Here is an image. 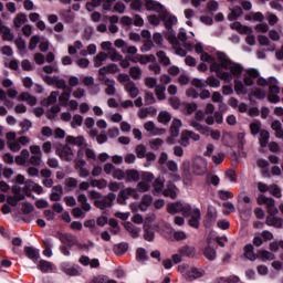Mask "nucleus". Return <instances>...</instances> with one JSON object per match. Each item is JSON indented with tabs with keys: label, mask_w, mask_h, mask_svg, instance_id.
<instances>
[{
	"label": "nucleus",
	"mask_w": 283,
	"mask_h": 283,
	"mask_svg": "<svg viewBox=\"0 0 283 283\" xmlns=\"http://www.w3.org/2000/svg\"><path fill=\"white\" fill-rule=\"evenodd\" d=\"M160 19L164 20L165 28L168 29V32H174L171 27L178 23V18H176V15H169V12L167 11V14L160 17Z\"/></svg>",
	"instance_id": "15"
},
{
	"label": "nucleus",
	"mask_w": 283,
	"mask_h": 283,
	"mask_svg": "<svg viewBox=\"0 0 283 283\" xmlns=\"http://www.w3.org/2000/svg\"><path fill=\"white\" fill-rule=\"evenodd\" d=\"M244 256L251 262H255V260H258V254L254 252L253 244H247L244 247Z\"/></svg>",
	"instance_id": "27"
},
{
	"label": "nucleus",
	"mask_w": 283,
	"mask_h": 283,
	"mask_svg": "<svg viewBox=\"0 0 283 283\" xmlns=\"http://www.w3.org/2000/svg\"><path fill=\"white\" fill-rule=\"evenodd\" d=\"M280 86H277V80H273L269 86L268 101L270 103H280Z\"/></svg>",
	"instance_id": "8"
},
{
	"label": "nucleus",
	"mask_w": 283,
	"mask_h": 283,
	"mask_svg": "<svg viewBox=\"0 0 283 283\" xmlns=\"http://www.w3.org/2000/svg\"><path fill=\"white\" fill-rule=\"evenodd\" d=\"M244 14V11H242L241 7L235 6L232 9H230V14L228 15L229 21H235V19H239V17H242Z\"/></svg>",
	"instance_id": "30"
},
{
	"label": "nucleus",
	"mask_w": 283,
	"mask_h": 283,
	"mask_svg": "<svg viewBox=\"0 0 283 283\" xmlns=\"http://www.w3.org/2000/svg\"><path fill=\"white\" fill-rule=\"evenodd\" d=\"M17 101L19 103H27V105H29L30 107H34V105H36L38 103L36 96L28 92L20 93L19 96L17 97Z\"/></svg>",
	"instance_id": "10"
},
{
	"label": "nucleus",
	"mask_w": 283,
	"mask_h": 283,
	"mask_svg": "<svg viewBox=\"0 0 283 283\" xmlns=\"http://www.w3.org/2000/svg\"><path fill=\"white\" fill-rule=\"evenodd\" d=\"M265 224L268 227H275V229H282L283 219L275 217V214H270L266 217Z\"/></svg>",
	"instance_id": "16"
},
{
	"label": "nucleus",
	"mask_w": 283,
	"mask_h": 283,
	"mask_svg": "<svg viewBox=\"0 0 283 283\" xmlns=\"http://www.w3.org/2000/svg\"><path fill=\"white\" fill-rule=\"evenodd\" d=\"M223 117L222 112H214V115H209L206 117L207 125H213V123H218V125H222Z\"/></svg>",
	"instance_id": "20"
},
{
	"label": "nucleus",
	"mask_w": 283,
	"mask_h": 283,
	"mask_svg": "<svg viewBox=\"0 0 283 283\" xmlns=\"http://www.w3.org/2000/svg\"><path fill=\"white\" fill-rule=\"evenodd\" d=\"M160 19H163V18H160L159 14L158 15L150 14L147 17L148 23H150V25H155V27L160 25Z\"/></svg>",
	"instance_id": "61"
},
{
	"label": "nucleus",
	"mask_w": 283,
	"mask_h": 283,
	"mask_svg": "<svg viewBox=\"0 0 283 283\" xmlns=\"http://www.w3.org/2000/svg\"><path fill=\"white\" fill-rule=\"evenodd\" d=\"M60 269L65 275H70L71 277H76L83 273V270L80 265H71L67 262H64L60 265Z\"/></svg>",
	"instance_id": "7"
},
{
	"label": "nucleus",
	"mask_w": 283,
	"mask_h": 283,
	"mask_svg": "<svg viewBox=\"0 0 283 283\" xmlns=\"http://www.w3.org/2000/svg\"><path fill=\"white\" fill-rule=\"evenodd\" d=\"M32 185H34V181H32V179H28L24 182L22 191L27 196V198H34V195H32V190H31Z\"/></svg>",
	"instance_id": "44"
},
{
	"label": "nucleus",
	"mask_w": 283,
	"mask_h": 283,
	"mask_svg": "<svg viewBox=\"0 0 283 283\" xmlns=\"http://www.w3.org/2000/svg\"><path fill=\"white\" fill-rule=\"evenodd\" d=\"M214 109H216L214 107H206L205 112L197 111L195 114V119L200 123L205 120L206 116H212L211 114H213Z\"/></svg>",
	"instance_id": "22"
},
{
	"label": "nucleus",
	"mask_w": 283,
	"mask_h": 283,
	"mask_svg": "<svg viewBox=\"0 0 283 283\" xmlns=\"http://www.w3.org/2000/svg\"><path fill=\"white\" fill-rule=\"evenodd\" d=\"M155 233L151 231V228L147 224L144 226V240L147 242H154Z\"/></svg>",
	"instance_id": "49"
},
{
	"label": "nucleus",
	"mask_w": 283,
	"mask_h": 283,
	"mask_svg": "<svg viewBox=\"0 0 283 283\" xmlns=\"http://www.w3.org/2000/svg\"><path fill=\"white\" fill-rule=\"evenodd\" d=\"M190 125L196 129V132H199V134H202L203 136H209V127L203 126L198 122H191Z\"/></svg>",
	"instance_id": "39"
},
{
	"label": "nucleus",
	"mask_w": 283,
	"mask_h": 283,
	"mask_svg": "<svg viewBox=\"0 0 283 283\" xmlns=\"http://www.w3.org/2000/svg\"><path fill=\"white\" fill-rule=\"evenodd\" d=\"M98 81L105 85V94L107 96H115L116 94V81L109 78V77H98Z\"/></svg>",
	"instance_id": "9"
},
{
	"label": "nucleus",
	"mask_w": 283,
	"mask_h": 283,
	"mask_svg": "<svg viewBox=\"0 0 283 283\" xmlns=\"http://www.w3.org/2000/svg\"><path fill=\"white\" fill-rule=\"evenodd\" d=\"M200 218H202V214L200 212V209H195L193 214L188 220L189 227L192 229H200Z\"/></svg>",
	"instance_id": "14"
},
{
	"label": "nucleus",
	"mask_w": 283,
	"mask_h": 283,
	"mask_svg": "<svg viewBox=\"0 0 283 283\" xmlns=\"http://www.w3.org/2000/svg\"><path fill=\"white\" fill-rule=\"evenodd\" d=\"M107 59H111V61L117 62L123 61V55L116 51L115 48L111 49L109 52L106 53Z\"/></svg>",
	"instance_id": "47"
},
{
	"label": "nucleus",
	"mask_w": 283,
	"mask_h": 283,
	"mask_svg": "<svg viewBox=\"0 0 283 283\" xmlns=\"http://www.w3.org/2000/svg\"><path fill=\"white\" fill-rule=\"evenodd\" d=\"M91 187H97V189H105L107 187V180L105 179H92Z\"/></svg>",
	"instance_id": "51"
},
{
	"label": "nucleus",
	"mask_w": 283,
	"mask_h": 283,
	"mask_svg": "<svg viewBox=\"0 0 283 283\" xmlns=\"http://www.w3.org/2000/svg\"><path fill=\"white\" fill-rule=\"evenodd\" d=\"M228 70H230V72L233 76H240V74H242L244 67H242V65H240L235 62H232L230 64V67H228Z\"/></svg>",
	"instance_id": "45"
},
{
	"label": "nucleus",
	"mask_w": 283,
	"mask_h": 283,
	"mask_svg": "<svg viewBox=\"0 0 283 283\" xmlns=\"http://www.w3.org/2000/svg\"><path fill=\"white\" fill-rule=\"evenodd\" d=\"M203 255L205 258H207V260H209L210 262H213V260H216L217 258L216 249L211 248V245L206 247L203 251Z\"/></svg>",
	"instance_id": "43"
},
{
	"label": "nucleus",
	"mask_w": 283,
	"mask_h": 283,
	"mask_svg": "<svg viewBox=\"0 0 283 283\" xmlns=\"http://www.w3.org/2000/svg\"><path fill=\"white\" fill-rule=\"evenodd\" d=\"M144 7L147 12H156L159 17H165L167 14V8L157 0H144Z\"/></svg>",
	"instance_id": "3"
},
{
	"label": "nucleus",
	"mask_w": 283,
	"mask_h": 283,
	"mask_svg": "<svg viewBox=\"0 0 283 283\" xmlns=\"http://www.w3.org/2000/svg\"><path fill=\"white\" fill-rule=\"evenodd\" d=\"M130 10H134L135 12H140V10H143V0H133L130 2Z\"/></svg>",
	"instance_id": "63"
},
{
	"label": "nucleus",
	"mask_w": 283,
	"mask_h": 283,
	"mask_svg": "<svg viewBox=\"0 0 283 283\" xmlns=\"http://www.w3.org/2000/svg\"><path fill=\"white\" fill-rule=\"evenodd\" d=\"M218 78H221V81H226V83H231L233 81V75L229 72H216Z\"/></svg>",
	"instance_id": "53"
},
{
	"label": "nucleus",
	"mask_w": 283,
	"mask_h": 283,
	"mask_svg": "<svg viewBox=\"0 0 283 283\" xmlns=\"http://www.w3.org/2000/svg\"><path fill=\"white\" fill-rule=\"evenodd\" d=\"M140 180V172L136 169L126 170V181L127 182H138Z\"/></svg>",
	"instance_id": "23"
},
{
	"label": "nucleus",
	"mask_w": 283,
	"mask_h": 283,
	"mask_svg": "<svg viewBox=\"0 0 283 283\" xmlns=\"http://www.w3.org/2000/svg\"><path fill=\"white\" fill-rule=\"evenodd\" d=\"M84 140L85 138H83V136H66V143H69V145H76L77 147H82Z\"/></svg>",
	"instance_id": "40"
},
{
	"label": "nucleus",
	"mask_w": 283,
	"mask_h": 283,
	"mask_svg": "<svg viewBox=\"0 0 283 283\" xmlns=\"http://www.w3.org/2000/svg\"><path fill=\"white\" fill-rule=\"evenodd\" d=\"M216 220H218V210L213 206H208L206 216L203 217L202 221L205 229H211V227L216 224Z\"/></svg>",
	"instance_id": "4"
},
{
	"label": "nucleus",
	"mask_w": 283,
	"mask_h": 283,
	"mask_svg": "<svg viewBox=\"0 0 283 283\" xmlns=\"http://www.w3.org/2000/svg\"><path fill=\"white\" fill-rule=\"evenodd\" d=\"M265 206L268 207V213L270 216H275L277 213V208L275 207V199L269 198L265 200Z\"/></svg>",
	"instance_id": "38"
},
{
	"label": "nucleus",
	"mask_w": 283,
	"mask_h": 283,
	"mask_svg": "<svg viewBox=\"0 0 283 283\" xmlns=\"http://www.w3.org/2000/svg\"><path fill=\"white\" fill-rule=\"evenodd\" d=\"M153 187H154V196H156V193H160L163 192V189L165 188V178H160L158 177L157 179H155V181L153 182Z\"/></svg>",
	"instance_id": "32"
},
{
	"label": "nucleus",
	"mask_w": 283,
	"mask_h": 283,
	"mask_svg": "<svg viewBox=\"0 0 283 283\" xmlns=\"http://www.w3.org/2000/svg\"><path fill=\"white\" fill-rule=\"evenodd\" d=\"M114 200H116V193L109 192L103 200H95L94 207L101 209V211H105L107 208L113 207Z\"/></svg>",
	"instance_id": "6"
},
{
	"label": "nucleus",
	"mask_w": 283,
	"mask_h": 283,
	"mask_svg": "<svg viewBox=\"0 0 283 283\" xmlns=\"http://www.w3.org/2000/svg\"><path fill=\"white\" fill-rule=\"evenodd\" d=\"M24 255L32 262H39V250L33 247H24Z\"/></svg>",
	"instance_id": "18"
},
{
	"label": "nucleus",
	"mask_w": 283,
	"mask_h": 283,
	"mask_svg": "<svg viewBox=\"0 0 283 283\" xmlns=\"http://www.w3.org/2000/svg\"><path fill=\"white\" fill-rule=\"evenodd\" d=\"M133 63H140V65H147V63H156V55L149 54V55H143L137 54L133 59H130Z\"/></svg>",
	"instance_id": "11"
},
{
	"label": "nucleus",
	"mask_w": 283,
	"mask_h": 283,
	"mask_svg": "<svg viewBox=\"0 0 283 283\" xmlns=\"http://www.w3.org/2000/svg\"><path fill=\"white\" fill-rule=\"evenodd\" d=\"M56 98H59V91H52L49 97L41 101V105L50 107L56 103Z\"/></svg>",
	"instance_id": "25"
},
{
	"label": "nucleus",
	"mask_w": 283,
	"mask_h": 283,
	"mask_svg": "<svg viewBox=\"0 0 283 283\" xmlns=\"http://www.w3.org/2000/svg\"><path fill=\"white\" fill-rule=\"evenodd\" d=\"M179 253L182 258H193L196 255V249L190 245H184L179 249Z\"/></svg>",
	"instance_id": "29"
},
{
	"label": "nucleus",
	"mask_w": 283,
	"mask_h": 283,
	"mask_svg": "<svg viewBox=\"0 0 283 283\" xmlns=\"http://www.w3.org/2000/svg\"><path fill=\"white\" fill-rule=\"evenodd\" d=\"M165 92H167V86L165 85L158 84L155 87V96H157L158 101H165L167 98V94Z\"/></svg>",
	"instance_id": "33"
},
{
	"label": "nucleus",
	"mask_w": 283,
	"mask_h": 283,
	"mask_svg": "<svg viewBox=\"0 0 283 283\" xmlns=\"http://www.w3.org/2000/svg\"><path fill=\"white\" fill-rule=\"evenodd\" d=\"M107 281V275L99 274L97 276H93V279L86 283H105Z\"/></svg>",
	"instance_id": "64"
},
{
	"label": "nucleus",
	"mask_w": 283,
	"mask_h": 283,
	"mask_svg": "<svg viewBox=\"0 0 283 283\" xmlns=\"http://www.w3.org/2000/svg\"><path fill=\"white\" fill-rule=\"evenodd\" d=\"M156 56L158 59V63L160 65H164V67L171 65V60L169 59V56H167V53L165 51H158L156 53Z\"/></svg>",
	"instance_id": "26"
},
{
	"label": "nucleus",
	"mask_w": 283,
	"mask_h": 283,
	"mask_svg": "<svg viewBox=\"0 0 283 283\" xmlns=\"http://www.w3.org/2000/svg\"><path fill=\"white\" fill-rule=\"evenodd\" d=\"M54 238L60 240V242L62 244H65V247H67L69 249H72V247H81V243H78V239L72 233H63L61 231H57L54 234Z\"/></svg>",
	"instance_id": "2"
},
{
	"label": "nucleus",
	"mask_w": 283,
	"mask_h": 283,
	"mask_svg": "<svg viewBox=\"0 0 283 283\" xmlns=\"http://www.w3.org/2000/svg\"><path fill=\"white\" fill-rule=\"evenodd\" d=\"M206 84L208 87H220V80H218L216 76H209L206 80Z\"/></svg>",
	"instance_id": "55"
},
{
	"label": "nucleus",
	"mask_w": 283,
	"mask_h": 283,
	"mask_svg": "<svg viewBox=\"0 0 283 283\" xmlns=\"http://www.w3.org/2000/svg\"><path fill=\"white\" fill-rule=\"evenodd\" d=\"M244 19L245 21H259L262 23V21H264V14H262V12H250L244 15Z\"/></svg>",
	"instance_id": "36"
},
{
	"label": "nucleus",
	"mask_w": 283,
	"mask_h": 283,
	"mask_svg": "<svg viewBox=\"0 0 283 283\" xmlns=\"http://www.w3.org/2000/svg\"><path fill=\"white\" fill-rule=\"evenodd\" d=\"M271 138V134L269 133V130H261L260 132V138H259V143L261 145V147H266V145H269V139Z\"/></svg>",
	"instance_id": "42"
},
{
	"label": "nucleus",
	"mask_w": 283,
	"mask_h": 283,
	"mask_svg": "<svg viewBox=\"0 0 283 283\" xmlns=\"http://www.w3.org/2000/svg\"><path fill=\"white\" fill-rule=\"evenodd\" d=\"M108 189H109V191L116 192V191H118L119 189H125V184H123V182H116V181H111V182L108 184Z\"/></svg>",
	"instance_id": "57"
},
{
	"label": "nucleus",
	"mask_w": 283,
	"mask_h": 283,
	"mask_svg": "<svg viewBox=\"0 0 283 283\" xmlns=\"http://www.w3.org/2000/svg\"><path fill=\"white\" fill-rule=\"evenodd\" d=\"M128 249H129V244L119 243L114 248V251H115V253L123 255V254L127 253Z\"/></svg>",
	"instance_id": "54"
},
{
	"label": "nucleus",
	"mask_w": 283,
	"mask_h": 283,
	"mask_svg": "<svg viewBox=\"0 0 283 283\" xmlns=\"http://www.w3.org/2000/svg\"><path fill=\"white\" fill-rule=\"evenodd\" d=\"M124 87L127 94H129L130 98H136V96L140 94V90L138 88V86H136V83L134 82L125 84Z\"/></svg>",
	"instance_id": "19"
},
{
	"label": "nucleus",
	"mask_w": 283,
	"mask_h": 283,
	"mask_svg": "<svg viewBox=\"0 0 283 283\" xmlns=\"http://www.w3.org/2000/svg\"><path fill=\"white\" fill-rule=\"evenodd\" d=\"M119 72L118 65L108 64L98 70L99 78H107V74H116Z\"/></svg>",
	"instance_id": "12"
},
{
	"label": "nucleus",
	"mask_w": 283,
	"mask_h": 283,
	"mask_svg": "<svg viewBox=\"0 0 283 283\" xmlns=\"http://www.w3.org/2000/svg\"><path fill=\"white\" fill-rule=\"evenodd\" d=\"M136 259L137 260H149V256H147V250L145 248H138L136 251Z\"/></svg>",
	"instance_id": "59"
},
{
	"label": "nucleus",
	"mask_w": 283,
	"mask_h": 283,
	"mask_svg": "<svg viewBox=\"0 0 283 283\" xmlns=\"http://www.w3.org/2000/svg\"><path fill=\"white\" fill-rule=\"evenodd\" d=\"M132 193H134V188L128 187L125 189H122L117 197L118 205H127V200H129V197H132Z\"/></svg>",
	"instance_id": "13"
},
{
	"label": "nucleus",
	"mask_w": 283,
	"mask_h": 283,
	"mask_svg": "<svg viewBox=\"0 0 283 283\" xmlns=\"http://www.w3.org/2000/svg\"><path fill=\"white\" fill-rule=\"evenodd\" d=\"M159 123H164V125H167L171 120V115L168 112H160L158 115Z\"/></svg>",
	"instance_id": "56"
},
{
	"label": "nucleus",
	"mask_w": 283,
	"mask_h": 283,
	"mask_svg": "<svg viewBox=\"0 0 283 283\" xmlns=\"http://www.w3.org/2000/svg\"><path fill=\"white\" fill-rule=\"evenodd\" d=\"M107 61V53L105 52H99L94 59H93V63H94V67H101V65H103V62Z\"/></svg>",
	"instance_id": "41"
},
{
	"label": "nucleus",
	"mask_w": 283,
	"mask_h": 283,
	"mask_svg": "<svg viewBox=\"0 0 283 283\" xmlns=\"http://www.w3.org/2000/svg\"><path fill=\"white\" fill-rule=\"evenodd\" d=\"M218 196L220 200H231V198H233V192L228 190H219Z\"/></svg>",
	"instance_id": "62"
},
{
	"label": "nucleus",
	"mask_w": 283,
	"mask_h": 283,
	"mask_svg": "<svg viewBox=\"0 0 283 283\" xmlns=\"http://www.w3.org/2000/svg\"><path fill=\"white\" fill-rule=\"evenodd\" d=\"M129 76L133 81H140L143 78V70L140 66H133L129 69Z\"/></svg>",
	"instance_id": "31"
},
{
	"label": "nucleus",
	"mask_w": 283,
	"mask_h": 283,
	"mask_svg": "<svg viewBox=\"0 0 283 283\" xmlns=\"http://www.w3.org/2000/svg\"><path fill=\"white\" fill-rule=\"evenodd\" d=\"M144 85L148 87V90H154L158 87V80H156L155 77H145Z\"/></svg>",
	"instance_id": "50"
},
{
	"label": "nucleus",
	"mask_w": 283,
	"mask_h": 283,
	"mask_svg": "<svg viewBox=\"0 0 283 283\" xmlns=\"http://www.w3.org/2000/svg\"><path fill=\"white\" fill-rule=\"evenodd\" d=\"M181 127H182V122L180 119L175 118L170 126V136H172V138H178V136L180 135Z\"/></svg>",
	"instance_id": "21"
},
{
	"label": "nucleus",
	"mask_w": 283,
	"mask_h": 283,
	"mask_svg": "<svg viewBox=\"0 0 283 283\" xmlns=\"http://www.w3.org/2000/svg\"><path fill=\"white\" fill-rule=\"evenodd\" d=\"M233 61L223 52L217 53V62H212L210 65V72H222V70H229Z\"/></svg>",
	"instance_id": "1"
},
{
	"label": "nucleus",
	"mask_w": 283,
	"mask_h": 283,
	"mask_svg": "<svg viewBox=\"0 0 283 283\" xmlns=\"http://www.w3.org/2000/svg\"><path fill=\"white\" fill-rule=\"evenodd\" d=\"M151 202H154V197H151V195H144L139 203V209L142 211H147V209L151 207Z\"/></svg>",
	"instance_id": "24"
},
{
	"label": "nucleus",
	"mask_w": 283,
	"mask_h": 283,
	"mask_svg": "<svg viewBox=\"0 0 283 283\" xmlns=\"http://www.w3.org/2000/svg\"><path fill=\"white\" fill-rule=\"evenodd\" d=\"M56 156L64 160L65 163H72V156H74V151L70 145L60 144L55 150Z\"/></svg>",
	"instance_id": "5"
},
{
	"label": "nucleus",
	"mask_w": 283,
	"mask_h": 283,
	"mask_svg": "<svg viewBox=\"0 0 283 283\" xmlns=\"http://www.w3.org/2000/svg\"><path fill=\"white\" fill-rule=\"evenodd\" d=\"M258 258L259 260H262V262H265V260H275V254L266 250H262L259 251Z\"/></svg>",
	"instance_id": "48"
},
{
	"label": "nucleus",
	"mask_w": 283,
	"mask_h": 283,
	"mask_svg": "<svg viewBox=\"0 0 283 283\" xmlns=\"http://www.w3.org/2000/svg\"><path fill=\"white\" fill-rule=\"evenodd\" d=\"M163 196H165V198H171V200H176L178 198V188L176 185L169 184L163 191Z\"/></svg>",
	"instance_id": "17"
},
{
	"label": "nucleus",
	"mask_w": 283,
	"mask_h": 283,
	"mask_svg": "<svg viewBox=\"0 0 283 283\" xmlns=\"http://www.w3.org/2000/svg\"><path fill=\"white\" fill-rule=\"evenodd\" d=\"M191 83L198 90H205L207 87V80L193 78Z\"/></svg>",
	"instance_id": "60"
},
{
	"label": "nucleus",
	"mask_w": 283,
	"mask_h": 283,
	"mask_svg": "<svg viewBox=\"0 0 283 283\" xmlns=\"http://www.w3.org/2000/svg\"><path fill=\"white\" fill-rule=\"evenodd\" d=\"M202 275H205V271H200L198 268H191L188 272V277L192 280H198V277H202Z\"/></svg>",
	"instance_id": "52"
},
{
	"label": "nucleus",
	"mask_w": 283,
	"mask_h": 283,
	"mask_svg": "<svg viewBox=\"0 0 283 283\" xmlns=\"http://www.w3.org/2000/svg\"><path fill=\"white\" fill-rule=\"evenodd\" d=\"M182 202H174V203H169L167 207V211L168 213H170L171 216L176 214V213H182Z\"/></svg>",
	"instance_id": "28"
},
{
	"label": "nucleus",
	"mask_w": 283,
	"mask_h": 283,
	"mask_svg": "<svg viewBox=\"0 0 283 283\" xmlns=\"http://www.w3.org/2000/svg\"><path fill=\"white\" fill-rule=\"evenodd\" d=\"M144 102L145 105H154V103H156V97L154 96V93L146 92L144 95Z\"/></svg>",
	"instance_id": "58"
},
{
	"label": "nucleus",
	"mask_w": 283,
	"mask_h": 283,
	"mask_svg": "<svg viewBox=\"0 0 283 283\" xmlns=\"http://www.w3.org/2000/svg\"><path fill=\"white\" fill-rule=\"evenodd\" d=\"M24 23H28V15L25 13H18L13 18V25L14 28H21Z\"/></svg>",
	"instance_id": "34"
},
{
	"label": "nucleus",
	"mask_w": 283,
	"mask_h": 283,
	"mask_svg": "<svg viewBox=\"0 0 283 283\" xmlns=\"http://www.w3.org/2000/svg\"><path fill=\"white\" fill-rule=\"evenodd\" d=\"M147 116H156V108L154 107H146V108H140L138 111V117L144 119L147 118Z\"/></svg>",
	"instance_id": "35"
},
{
	"label": "nucleus",
	"mask_w": 283,
	"mask_h": 283,
	"mask_svg": "<svg viewBox=\"0 0 283 283\" xmlns=\"http://www.w3.org/2000/svg\"><path fill=\"white\" fill-rule=\"evenodd\" d=\"M52 262L45 260H41L38 264V269H40L42 273H52Z\"/></svg>",
	"instance_id": "37"
},
{
	"label": "nucleus",
	"mask_w": 283,
	"mask_h": 283,
	"mask_svg": "<svg viewBox=\"0 0 283 283\" xmlns=\"http://www.w3.org/2000/svg\"><path fill=\"white\" fill-rule=\"evenodd\" d=\"M0 34H2L3 41H13L14 40V34L10 30V28L6 27L0 29Z\"/></svg>",
	"instance_id": "46"
}]
</instances>
